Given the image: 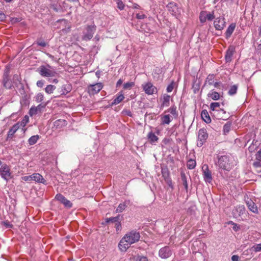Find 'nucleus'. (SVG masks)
I'll use <instances>...</instances> for the list:
<instances>
[{
    "label": "nucleus",
    "instance_id": "bb28decb",
    "mask_svg": "<svg viewBox=\"0 0 261 261\" xmlns=\"http://www.w3.org/2000/svg\"><path fill=\"white\" fill-rule=\"evenodd\" d=\"M124 99V94L122 92H119L117 97L114 99L113 102H112L111 105H117L120 103L123 99Z\"/></svg>",
    "mask_w": 261,
    "mask_h": 261
},
{
    "label": "nucleus",
    "instance_id": "de8ad7c7",
    "mask_svg": "<svg viewBox=\"0 0 261 261\" xmlns=\"http://www.w3.org/2000/svg\"><path fill=\"white\" fill-rule=\"evenodd\" d=\"M220 105L219 102H212L210 105V109L212 111H215L216 108L220 107Z\"/></svg>",
    "mask_w": 261,
    "mask_h": 261
},
{
    "label": "nucleus",
    "instance_id": "052dcab7",
    "mask_svg": "<svg viewBox=\"0 0 261 261\" xmlns=\"http://www.w3.org/2000/svg\"><path fill=\"white\" fill-rule=\"evenodd\" d=\"M44 84V81L43 80H39L38 81L36 85L38 87L42 88Z\"/></svg>",
    "mask_w": 261,
    "mask_h": 261
},
{
    "label": "nucleus",
    "instance_id": "9b49d317",
    "mask_svg": "<svg viewBox=\"0 0 261 261\" xmlns=\"http://www.w3.org/2000/svg\"><path fill=\"white\" fill-rule=\"evenodd\" d=\"M2 84L3 86L7 88L10 89L13 87V84L9 77V70L6 69L4 71L3 76Z\"/></svg>",
    "mask_w": 261,
    "mask_h": 261
},
{
    "label": "nucleus",
    "instance_id": "7ed1b4c3",
    "mask_svg": "<svg viewBox=\"0 0 261 261\" xmlns=\"http://www.w3.org/2000/svg\"><path fill=\"white\" fill-rule=\"evenodd\" d=\"M96 30V26L93 22L91 24L86 25L84 27V30L83 32V35L82 39L84 41H89L91 40Z\"/></svg>",
    "mask_w": 261,
    "mask_h": 261
},
{
    "label": "nucleus",
    "instance_id": "5701e85b",
    "mask_svg": "<svg viewBox=\"0 0 261 261\" xmlns=\"http://www.w3.org/2000/svg\"><path fill=\"white\" fill-rule=\"evenodd\" d=\"M72 86L70 84H67L63 85L61 87V95H65L72 90Z\"/></svg>",
    "mask_w": 261,
    "mask_h": 261
},
{
    "label": "nucleus",
    "instance_id": "58836bf2",
    "mask_svg": "<svg viewBox=\"0 0 261 261\" xmlns=\"http://www.w3.org/2000/svg\"><path fill=\"white\" fill-rule=\"evenodd\" d=\"M238 90V86L236 85H234L230 88L229 91H228V94L229 95H234L237 93Z\"/></svg>",
    "mask_w": 261,
    "mask_h": 261
},
{
    "label": "nucleus",
    "instance_id": "cd10ccee",
    "mask_svg": "<svg viewBox=\"0 0 261 261\" xmlns=\"http://www.w3.org/2000/svg\"><path fill=\"white\" fill-rule=\"evenodd\" d=\"M236 26V24L234 23H231L228 26L225 32V37L227 39L229 38L231 36L235 29Z\"/></svg>",
    "mask_w": 261,
    "mask_h": 261
},
{
    "label": "nucleus",
    "instance_id": "c9c22d12",
    "mask_svg": "<svg viewBox=\"0 0 261 261\" xmlns=\"http://www.w3.org/2000/svg\"><path fill=\"white\" fill-rule=\"evenodd\" d=\"M39 139V135H34L31 137L28 140V143L30 145H33L36 143L38 139Z\"/></svg>",
    "mask_w": 261,
    "mask_h": 261
},
{
    "label": "nucleus",
    "instance_id": "338daca9",
    "mask_svg": "<svg viewBox=\"0 0 261 261\" xmlns=\"http://www.w3.org/2000/svg\"><path fill=\"white\" fill-rule=\"evenodd\" d=\"M13 81H17L19 82H20V77L17 74H15L13 75Z\"/></svg>",
    "mask_w": 261,
    "mask_h": 261
},
{
    "label": "nucleus",
    "instance_id": "2f4dec72",
    "mask_svg": "<svg viewBox=\"0 0 261 261\" xmlns=\"http://www.w3.org/2000/svg\"><path fill=\"white\" fill-rule=\"evenodd\" d=\"M122 217H120V215H118L116 217L107 218L106 219V222L107 223H116V222H118V221H119L121 219H122Z\"/></svg>",
    "mask_w": 261,
    "mask_h": 261
},
{
    "label": "nucleus",
    "instance_id": "4be33fe9",
    "mask_svg": "<svg viewBox=\"0 0 261 261\" xmlns=\"http://www.w3.org/2000/svg\"><path fill=\"white\" fill-rule=\"evenodd\" d=\"M171 99V96L167 94H164L163 95V98L162 99V104L161 105V109H163L164 107H168L170 105V100Z\"/></svg>",
    "mask_w": 261,
    "mask_h": 261
},
{
    "label": "nucleus",
    "instance_id": "a878e982",
    "mask_svg": "<svg viewBox=\"0 0 261 261\" xmlns=\"http://www.w3.org/2000/svg\"><path fill=\"white\" fill-rule=\"evenodd\" d=\"M67 125V122L64 119H58L54 122V127L56 128H61Z\"/></svg>",
    "mask_w": 261,
    "mask_h": 261
},
{
    "label": "nucleus",
    "instance_id": "603ef678",
    "mask_svg": "<svg viewBox=\"0 0 261 261\" xmlns=\"http://www.w3.org/2000/svg\"><path fill=\"white\" fill-rule=\"evenodd\" d=\"M135 261H148V259L146 257L142 256H138L135 259Z\"/></svg>",
    "mask_w": 261,
    "mask_h": 261
},
{
    "label": "nucleus",
    "instance_id": "e2e57ef3",
    "mask_svg": "<svg viewBox=\"0 0 261 261\" xmlns=\"http://www.w3.org/2000/svg\"><path fill=\"white\" fill-rule=\"evenodd\" d=\"M6 18L5 14L1 11H0V21H2Z\"/></svg>",
    "mask_w": 261,
    "mask_h": 261
},
{
    "label": "nucleus",
    "instance_id": "b1692460",
    "mask_svg": "<svg viewBox=\"0 0 261 261\" xmlns=\"http://www.w3.org/2000/svg\"><path fill=\"white\" fill-rule=\"evenodd\" d=\"M234 52V48L233 47H229L227 50L225 54V60L226 62H230L231 61L232 57Z\"/></svg>",
    "mask_w": 261,
    "mask_h": 261
},
{
    "label": "nucleus",
    "instance_id": "4d7b16f0",
    "mask_svg": "<svg viewBox=\"0 0 261 261\" xmlns=\"http://www.w3.org/2000/svg\"><path fill=\"white\" fill-rule=\"evenodd\" d=\"M167 184L172 189H173L174 187L172 184V181L171 178H169L166 180H165Z\"/></svg>",
    "mask_w": 261,
    "mask_h": 261
},
{
    "label": "nucleus",
    "instance_id": "6e6d98bb",
    "mask_svg": "<svg viewBox=\"0 0 261 261\" xmlns=\"http://www.w3.org/2000/svg\"><path fill=\"white\" fill-rule=\"evenodd\" d=\"M36 44L38 45H39V46H41L42 47H45L47 45V43L43 40H42V41L38 40V41H36Z\"/></svg>",
    "mask_w": 261,
    "mask_h": 261
},
{
    "label": "nucleus",
    "instance_id": "69168bd1",
    "mask_svg": "<svg viewBox=\"0 0 261 261\" xmlns=\"http://www.w3.org/2000/svg\"><path fill=\"white\" fill-rule=\"evenodd\" d=\"M239 256L237 255H233L231 256L232 261H239Z\"/></svg>",
    "mask_w": 261,
    "mask_h": 261
},
{
    "label": "nucleus",
    "instance_id": "680f3d73",
    "mask_svg": "<svg viewBox=\"0 0 261 261\" xmlns=\"http://www.w3.org/2000/svg\"><path fill=\"white\" fill-rule=\"evenodd\" d=\"M19 92L21 94H25V91L24 89V86L22 84H21L20 88L19 89Z\"/></svg>",
    "mask_w": 261,
    "mask_h": 261
},
{
    "label": "nucleus",
    "instance_id": "a18cd8bd",
    "mask_svg": "<svg viewBox=\"0 0 261 261\" xmlns=\"http://www.w3.org/2000/svg\"><path fill=\"white\" fill-rule=\"evenodd\" d=\"M122 220V219H121L119 221H118V222H116V223H115V227L116 228V232L117 233H119V232L120 231H121V221Z\"/></svg>",
    "mask_w": 261,
    "mask_h": 261
},
{
    "label": "nucleus",
    "instance_id": "5fc2aeb1",
    "mask_svg": "<svg viewBox=\"0 0 261 261\" xmlns=\"http://www.w3.org/2000/svg\"><path fill=\"white\" fill-rule=\"evenodd\" d=\"M228 224H232L233 225V227H232V229L237 231H238V230H239L240 229V226H239L238 225H237L236 223H233V222L232 221H230Z\"/></svg>",
    "mask_w": 261,
    "mask_h": 261
},
{
    "label": "nucleus",
    "instance_id": "f704fd0d",
    "mask_svg": "<svg viewBox=\"0 0 261 261\" xmlns=\"http://www.w3.org/2000/svg\"><path fill=\"white\" fill-rule=\"evenodd\" d=\"M162 124H169L172 119L169 114L165 115L161 117Z\"/></svg>",
    "mask_w": 261,
    "mask_h": 261
},
{
    "label": "nucleus",
    "instance_id": "0eeeda50",
    "mask_svg": "<svg viewBox=\"0 0 261 261\" xmlns=\"http://www.w3.org/2000/svg\"><path fill=\"white\" fill-rule=\"evenodd\" d=\"M216 17L214 12H207V11H201L199 14V20L202 23L206 22V20L212 21Z\"/></svg>",
    "mask_w": 261,
    "mask_h": 261
},
{
    "label": "nucleus",
    "instance_id": "09e8293b",
    "mask_svg": "<svg viewBox=\"0 0 261 261\" xmlns=\"http://www.w3.org/2000/svg\"><path fill=\"white\" fill-rule=\"evenodd\" d=\"M117 4V8L120 10H122L124 8V4L122 2V0H118L116 2Z\"/></svg>",
    "mask_w": 261,
    "mask_h": 261
},
{
    "label": "nucleus",
    "instance_id": "c85d7f7f",
    "mask_svg": "<svg viewBox=\"0 0 261 261\" xmlns=\"http://www.w3.org/2000/svg\"><path fill=\"white\" fill-rule=\"evenodd\" d=\"M129 203V201H125L123 203H120L115 211L116 213H121L123 212Z\"/></svg>",
    "mask_w": 261,
    "mask_h": 261
},
{
    "label": "nucleus",
    "instance_id": "a19ab883",
    "mask_svg": "<svg viewBox=\"0 0 261 261\" xmlns=\"http://www.w3.org/2000/svg\"><path fill=\"white\" fill-rule=\"evenodd\" d=\"M196 210V206L195 205H190L187 210V213L188 215H192L195 213V211Z\"/></svg>",
    "mask_w": 261,
    "mask_h": 261
},
{
    "label": "nucleus",
    "instance_id": "473e14b6",
    "mask_svg": "<svg viewBox=\"0 0 261 261\" xmlns=\"http://www.w3.org/2000/svg\"><path fill=\"white\" fill-rule=\"evenodd\" d=\"M207 95L214 100H218L220 98L219 93L213 90L211 91Z\"/></svg>",
    "mask_w": 261,
    "mask_h": 261
},
{
    "label": "nucleus",
    "instance_id": "37998d69",
    "mask_svg": "<svg viewBox=\"0 0 261 261\" xmlns=\"http://www.w3.org/2000/svg\"><path fill=\"white\" fill-rule=\"evenodd\" d=\"M231 127V123L230 122L226 123L224 126H223V132L225 134L229 133V132L230 130Z\"/></svg>",
    "mask_w": 261,
    "mask_h": 261
},
{
    "label": "nucleus",
    "instance_id": "c756f323",
    "mask_svg": "<svg viewBox=\"0 0 261 261\" xmlns=\"http://www.w3.org/2000/svg\"><path fill=\"white\" fill-rule=\"evenodd\" d=\"M161 173L164 180L171 178L169 170L167 167L162 168Z\"/></svg>",
    "mask_w": 261,
    "mask_h": 261
},
{
    "label": "nucleus",
    "instance_id": "412c9836",
    "mask_svg": "<svg viewBox=\"0 0 261 261\" xmlns=\"http://www.w3.org/2000/svg\"><path fill=\"white\" fill-rule=\"evenodd\" d=\"M147 137L148 141L151 144H154L156 142H158L159 139L158 137L152 131L148 133Z\"/></svg>",
    "mask_w": 261,
    "mask_h": 261
},
{
    "label": "nucleus",
    "instance_id": "39448f33",
    "mask_svg": "<svg viewBox=\"0 0 261 261\" xmlns=\"http://www.w3.org/2000/svg\"><path fill=\"white\" fill-rule=\"evenodd\" d=\"M22 179L25 181L34 180L39 183L46 184V181L43 176L39 173H34L31 175L22 177Z\"/></svg>",
    "mask_w": 261,
    "mask_h": 261
},
{
    "label": "nucleus",
    "instance_id": "4468645a",
    "mask_svg": "<svg viewBox=\"0 0 261 261\" xmlns=\"http://www.w3.org/2000/svg\"><path fill=\"white\" fill-rule=\"evenodd\" d=\"M55 199L63 204L66 208H70L72 207V202L61 194H57L55 196Z\"/></svg>",
    "mask_w": 261,
    "mask_h": 261
},
{
    "label": "nucleus",
    "instance_id": "8fccbe9b",
    "mask_svg": "<svg viewBox=\"0 0 261 261\" xmlns=\"http://www.w3.org/2000/svg\"><path fill=\"white\" fill-rule=\"evenodd\" d=\"M146 17V15L143 14L142 12L136 14V18L138 19H143Z\"/></svg>",
    "mask_w": 261,
    "mask_h": 261
},
{
    "label": "nucleus",
    "instance_id": "6ab92c4d",
    "mask_svg": "<svg viewBox=\"0 0 261 261\" xmlns=\"http://www.w3.org/2000/svg\"><path fill=\"white\" fill-rule=\"evenodd\" d=\"M167 8L169 11L171 13L172 15L176 16L179 13V10L177 6V5L174 2H170L167 5Z\"/></svg>",
    "mask_w": 261,
    "mask_h": 261
},
{
    "label": "nucleus",
    "instance_id": "20e7f679",
    "mask_svg": "<svg viewBox=\"0 0 261 261\" xmlns=\"http://www.w3.org/2000/svg\"><path fill=\"white\" fill-rule=\"evenodd\" d=\"M208 135L206 129L204 128H200L198 133L197 145L201 147L206 141Z\"/></svg>",
    "mask_w": 261,
    "mask_h": 261
},
{
    "label": "nucleus",
    "instance_id": "9d476101",
    "mask_svg": "<svg viewBox=\"0 0 261 261\" xmlns=\"http://www.w3.org/2000/svg\"><path fill=\"white\" fill-rule=\"evenodd\" d=\"M0 175L2 178L6 181H8L11 178L10 168L8 165L5 164L1 166L0 168Z\"/></svg>",
    "mask_w": 261,
    "mask_h": 261
},
{
    "label": "nucleus",
    "instance_id": "1a4fd4ad",
    "mask_svg": "<svg viewBox=\"0 0 261 261\" xmlns=\"http://www.w3.org/2000/svg\"><path fill=\"white\" fill-rule=\"evenodd\" d=\"M202 175L204 180L207 183H211L213 180L212 172L210 170L207 165L204 164L202 167Z\"/></svg>",
    "mask_w": 261,
    "mask_h": 261
},
{
    "label": "nucleus",
    "instance_id": "dca6fc26",
    "mask_svg": "<svg viewBox=\"0 0 261 261\" xmlns=\"http://www.w3.org/2000/svg\"><path fill=\"white\" fill-rule=\"evenodd\" d=\"M48 102L45 103L44 104L40 103L37 106H33L29 110V114L30 116H32L33 115H35L38 113H41L42 110L47 105Z\"/></svg>",
    "mask_w": 261,
    "mask_h": 261
},
{
    "label": "nucleus",
    "instance_id": "bf43d9fd",
    "mask_svg": "<svg viewBox=\"0 0 261 261\" xmlns=\"http://www.w3.org/2000/svg\"><path fill=\"white\" fill-rule=\"evenodd\" d=\"M255 160L259 161L261 160V148L256 153Z\"/></svg>",
    "mask_w": 261,
    "mask_h": 261
},
{
    "label": "nucleus",
    "instance_id": "a211bd4d",
    "mask_svg": "<svg viewBox=\"0 0 261 261\" xmlns=\"http://www.w3.org/2000/svg\"><path fill=\"white\" fill-rule=\"evenodd\" d=\"M172 252L169 246L161 248L159 252V256L162 258H167L172 255Z\"/></svg>",
    "mask_w": 261,
    "mask_h": 261
},
{
    "label": "nucleus",
    "instance_id": "4c0bfd02",
    "mask_svg": "<svg viewBox=\"0 0 261 261\" xmlns=\"http://www.w3.org/2000/svg\"><path fill=\"white\" fill-rule=\"evenodd\" d=\"M196 161L192 159H190L188 161L187 164V167L189 169H193L196 166Z\"/></svg>",
    "mask_w": 261,
    "mask_h": 261
},
{
    "label": "nucleus",
    "instance_id": "864d4df0",
    "mask_svg": "<svg viewBox=\"0 0 261 261\" xmlns=\"http://www.w3.org/2000/svg\"><path fill=\"white\" fill-rule=\"evenodd\" d=\"M252 249L255 252H259L261 251V243L253 246L252 247Z\"/></svg>",
    "mask_w": 261,
    "mask_h": 261
},
{
    "label": "nucleus",
    "instance_id": "ddd939ff",
    "mask_svg": "<svg viewBox=\"0 0 261 261\" xmlns=\"http://www.w3.org/2000/svg\"><path fill=\"white\" fill-rule=\"evenodd\" d=\"M25 124L23 122H21V123L19 122H17L13 125L9 130L6 138V140L8 141L13 138L14 137V134L17 132V130L19 128L20 126H24Z\"/></svg>",
    "mask_w": 261,
    "mask_h": 261
},
{
    "label": "nucleus",
    "instance_id": "c03bdc74",
    "mask_svg": "<svg viewBox=\"0 0 261 261\" xmlns=\"http://www.w3.org/2000/svg\"><path fill=\"white\" fill-rule=\"evenodd\" d=\"M135 86V83L133 82H127L123 84L124 89H130L132 87Z\"/></svg>",
    "mask_w": 261,
    "mask_h": 261
},
{
    "label": "nucleus",
    "instance_id": "0e129e2a",
    "mask_svg": "<svg viewBox=\"0 0 261 261\" xmlns=\"http://www.w3.org/2000/svg\"><path fill=\"white\" fill-rule=\"evenodd\" d=\"M171 139H170V138H164V139L163 140V142L165 144H169L170 141H171Z\"/></svg>",
    "mask_w": 261,
    "mask_h": 261
},
{
    "label": "nucleus",
    "instance_id": "49530a36",
    "mask_svg": "<svg viewBox=\"0 0 261 261\" xmlns=\"http://www.w3.org/2000/svg\"><path fill=\"white\" fill-rule=\"evenodd\" d=\"M175 85V83L172 81L171 83L167 86L166 90L167 92H171L173 90Z\"/></svg>",
    "mask_w": 261,
    "mask_h": 261
},
{
    "label": "nucleus",
    "instance_id": "393cba45",
    "mask_svg": "<svg viewBox=\"0 0 261 261\" xmlns=\"http://www.w3.org/2000/svg\"><path fill=\"white\" fill-rule=\"evenodd\" d=\"M201 117L202 119L206 123L211 122V118L210 115L206 110H203L201 113Z\"/></svg>",
    "mask_w": 261,
    "mask_h": 261
},
{
    "label": "nucleus",
    "instance_id": "f8f14e48",
    "mask_svg": "<svg viewBox=\"0 0 261 261\" xmlns=\"http://www.w3.org/2000/svg\"><path fill=\"white\" fill-rule=\"evenodd\" d=\"M142 86L144 92L147 95H152L158 92L157 88L151 82L144 83Z\"/></svg>",
    "mask_w": 261,
    "mask_h": 261
},
{
    "label": "nucleus",
    "instance_id": "423d86ee",
    "mask_svg": "<svg viewBox=\"0 0 261 261\" xmlns=\"http://www.w3.org/2000/svg\"><path fill=\"white\" fill-rule=\"evenodd\" d=\"M39 74L43 77H53L57 74V72L47 68V67L41 65L38 68Z\"/></svg>",
    "mask_w": 261,
    "mask_h": 261
},
{
    "label": "nucleus",
    "instance_id": "f3484780",
    "mask_svg": "<svg viewBox=\"0 0 261 261\" xmlns=\"http://www.w3.org/2000/svg\"><path fill=\"white\" fill-rule=\"evenodd\" d=\"M214 27L217 30H222L225 26L224 18L223 16H220L216 18L214 22Z\"/></svg>",
    "mask_w": 261,
    "mask_h": 261
},
{
    "label": "nucleus",
    "instance_id": "aec40b11",
    "mask_svg": "<svg viewBox=\"0 0 261 261\" xmlns=\"http://www.w3.org/2000/svg\"><path fill=\"white\" fill-rule=\"evenodd\" d=\"M246 204L248 209L252 212L257 214L258 213V208L256 204L251 199L246 201Z\"/></svg>",
    "mask_w": 261,
    "mask_h": 261
},
{
    "label": "nucleus",
    "instance_id": "ea45409f",
    "mask_svg": "<svg viewBox=\"0 0 261 261\" xmlns=\"http://www.w3.org/2000/svg\"><path fill=\"white\" fill-rule=\"evenodd\" d=\"M215 77V74H210L206 78V82H207L210 85H212L214 84Z\"/></svg>",
    "mask_w": 261,
    "mask_h": 261
},
{
    "label": "nucleus",
    "instance_id": "7c9ffc66",
    "mask_svg": "<svg viewBox=\"0 0 261 261\" xmlns=\"http://www.w3.org/2000/svg\"><path fill=\"white\" fill-rule=\"evenodd\" d=\"M181 180L187 192L188 191V185L186 174L184 171L180 172Z\"/></svg>",
    "mask_w": 261,
    "mask_h": 261
},
{
    "label": "nucleus",
    "instance_id": "e433bc0d",
    "mask_svg": "<svg viewBox=\"0 0 261 261\" xmlns=\"http://www.w3.org/2000/svg\"><path fill=\"white\" fill-rule=\"evenodd\" d=\"M55 86L52 85H47L45 88V91L48 94H51L53 93L54 91L56 89Z\"/></svg>",
    "mask_w": 261,
    "mask_h": 261
},
{
    "label": "nucleus",
    "instance_id": "6e6552de",
    "mask_svg": "<svg viewBox=\"0 0 261 261\" xmlns=\"http://www.w3.org/2000/svg\"><path fill=\"white\" fill-rule=\"evenodd\" d=\"M103 85L101 83H97L90 85L87 87L88 92L90 95H94L98 93L103 88Z\"/></svg>",
    "mask_w": 261,
    "mask_h": 261
},
{
    "label": "nucleus",
    "instance_id": "79ce46f5",
    "mask_svg": "<svg viewBox=\"0 0 261 261\" xmlns=\"http://www.w3.org/2000/svg\"><path fill=\"white\" fill-rule=\"evenodd\" d=\"M35 101L37 102H41L44 99V95L41 93H38L35 97Z\"/></svg>",
    "mask_w": 261,
    "mask_h": 261
},
{
    "label": "nucleus",
    "instance_id": "f257e3e1",
    "mask_svg": "<svg viewBox=\"0 0 261 261\" xmlns=\"http://www.w3.org/2000/svg\"><path fill=\"white\" fill-rule=\"evenodd\" d=\"M140 238L139 232L132 230L122 238L118 244V247L121 251H125L132 244L138 242Z\"/></svg>",
    "mask_w": 261,
    "mask_h": 261
},
{
    "label": "nucleus",
    "instance_id": "f03ea898",
    "mask_svg": "<svg viewBox=\"0 0 261 261\" xmlns=\"http://www.w3.org/2000/svg\"><path fill=\"white\" fill-rule=\"evenodd\" d=\"M216 158L217 162L216 165L223 170L229 171L236 165L233 158L230 154L218 153Z\"/></svg>",
    "mask_w": 261,
    "mask_h": 261
},
{
    "label": "nucleus",
    "instance_id": "774afa93",
    "mask_svg": "<svg viewBox=\"0 0 261 261\" xmlns=\"http://www.w3.org/2000/svg\"><path fill=\"white\" fill-rule=\"evenodd\" d=\"M122 83H123V80H122L121 79H119L116 83V87L118 88V87H120L121 85V84H122Z\"/></svg>",
    "mask_w": 261,
    "mask_h": 261
},
{
    "label": "nucleus",
    "instance_id": "3c124183",
    "mask_svg": "<svg viewBox=\"0 0 261 261\" xmlns=\"http://www.w3.org/2000/svg\"><path fill=\"white\" fill-rule=\"evenodd\" d=\"M253 166L256 168H261V160H255L253 163Z\"/></svg>",
    "mask_w": 261,
    "mask_h": 261
},
{
    "label": "nucleus",
    "instance_id": "13d9d810",
    "mask_svg": "<svg viewBox=\"0 0 261 261\" xmlns=\"http://www.w3.org/2000/svg\"><path fill=\"white\" fill-rule=\"evenodd\" d=\"M199 85L198 84H194L192 86L193 91L194 93H196L199 90Z\"/></svg>",
    "mask_w": 261,
    "mask_h": 261
},
{
    "label": "nucleus",
    "instance_id": "2eb2a0df",
    "mask_svg": "<svg viewBox=\"0 0 261 261\" xmlns=\"http://www.w3.org/2000/svg\"><path fill=\"white\" fill-rule=\"evenodd\" d=\"M246 209L244 205H238L232 210V214L234 218H238L245 214Z\"/></svg>",
    "mask_w": 261,
    "mask_h": 261
},
{
    "label": "nucleus",
    "instance_id": "72a5a7b5",
    "mask_svg": "<svg viewBox=\"0 0 261 261\" xmlns=\"http://www.w3.org/2000/svg\"><path fill=\"white\" fill-rule=\"evenodd\" d=\"M165 112H169L171 113L174 117H177L178 116V113L176 110V107L174 105L172 106Z\"/></svg>",
    "mask_w": 261,
    "mask_h": 261
}]
</instances>
